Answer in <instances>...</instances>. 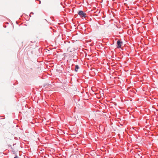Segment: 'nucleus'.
<instances>
[{
  "instance_id": "nucleus-4",
  "label": "nucleus",
  "mask_w": 158,
  "mask_h": 158,
  "mask_svg": "<svg viewBox=\"0 0 158 158\" xmlns=\"http://www.w3.org/2000/svg\"><path fill=\"white\" fill-rule=\"evenodd\" d=\"M14 158H19V157L17 156H15Z\"/></svg>"
},
{
  "instance_id": "nucleus-1",
  "label": "nucleus",
  "mask_w": 158,
  "mask_h": 158,
  "mask_svg": "<svg viewBox=\"0 0 158 158\" xmlns=\"http://www.w3.org/2000/svg\"><path fill=\"white\" fill-rule=\"evenodd\" d=\"M79 15L81 17H86V14L84 13L82 10H80L78 12Z\"/></svg>"
},
{
  "instance_id": "nucleus-2",
  "label": "nucleus",
  "mask_w": 158,
  "mask_h": 158,
  "mask_svg": "<svg viewBox=\"0 0 158 158\" xmlns=\"http://www.w3.org/2000/svg\"><path fill=\"white\" fill-rule=\"evenodd\" d=\"M122 44V42L120 41L119 40H118L117 42V44L118 45L117 48H120L121 46V44Z\"/></svg>"
},
{
  "instance_id": "nucleus-6",
  "label": "nucleus",
  "mask_w": 158,
  "mask_h": 158,
  "mask_svg": "<svg viewBox=\"0 0 158 158\" xmlns=\"http://www.w3.org/2000/svg\"><path fill=\"white\" fill-rule=\"evenodd\" d=\"M40 3H41V1H40V3L39 4H40Z\"/></svg>"
},
{
  "instance_id": "nucleus-5",
  "label": "nucleus",
  "mask_w": 158,
  "mask_h": 158,
  "mask_svg": "<svg viewBox=\"0 0 158 158\" xmlns=\"http://www.w3.org/2000/svg\"><path fill=\"white\" fill-rule=\"evenodd\" d=\"M32 14V15H33V14H34V13H33V12H31V13H30V14Z\"/></svg>"
},
{
  "instance_id": "nucleus-3",
  "label": "nucleus",
  "mask_w": 158,
  "mask_h": 158,
  "mask_svg": "<svg viewBox=\"0 0 158 158\" xmlns=\"http://www.w3.org/2000/svg\"><path fill=\"white\" fill-rule=\"evenodd\" d=\"M79 66L77 65H75V71L77 72V70L79 69Z\"/></svg>"
}]
</instances>
